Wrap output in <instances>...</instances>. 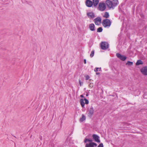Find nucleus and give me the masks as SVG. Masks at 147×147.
I'll return each mask as SVG.
<instances>
[{"instance_id": "obj_23", "label": "nucleus", "mask_w": 147, "mask_h": 147, "mask_svg": "<svg viewBox=\"0 0 147 147\" xmlns=\"http://www.w3.org/2000/svg\"><path fill=\"white\" fill-rule=\"evenodd\" d=\"M101 68H99L98 67L95 68L94 69V71L95 72H97L98 71H100Z\"/></svg>"}, {"instance_id": "obj_26", "label": "nucleus", "mask_w": 147, "mask_h": 147, "mask_svg": "<svg viewBox=\"0 0 147 147\" xmlns=\"http://www.w3.org/2000/svg\"><path fill=\"white\" fill-rule=\"evenodd\" d=\"M90 78V77L89 76L87 75L86 76V80H88Z\"/></svg>"}, {"instance_id": "obj_19", "label": "nucleus", "mask_w": 147, "mask_h": 147, "mask_svg": "<svg viewBox=\"0 0 147 147\" xmlns=\"http://www.w3.org/2000/svg\"><path fill=\"white\" fill-rule=\"evenodd\" d=\"M102 27H100L98 28L97 30V32H101L102 31Z\"/></svg>"}, {"instance_id": "obj_29", "label": "nucleus", "mask_w": 147, "mask_h": 147, "mask_svg": "<svg viewBox=\"0 0 147 147\" xmlns=\"http://www.w3.org/2000/svg\"><path fill=\"white\" fill-rule=\"evenodd\" d=\"M80 96L82 98H83L84 97V96L82 95H80Z\"/></svg>"}, {"instance_id": "obj_24", "label": "nucleus", "mask_w": 147, "mask_h": 147, "mask_svg": "<svg viewBox=\"0 0 147 147\" xmlns=\"http://www.w3.org/2000/svg\"><path fill=\"white\" fill-rule=\"evenodd\" d=\"M90 87L92 88L93 86V83H90L89 85Z\"/></svg>"}, {"instance_id": "obj_25", "label": "nucleus", "mask_w": 147, "mask_h": 147, "mask_svg": "<svg viewBox=\"0 0 147 147\" xmlns=\"http://www.w3.org/2000/svg\"><path fill=\"white\" fill-rule=\"evenodd\" d=\"M97 147H103V144L102 143L100 144Z\"/></svg>"}, {"instance_id": "obj_11", "label": "nucleus", "mask_w": 147, "mask_h": 147, "mask_svg": "<svg viewBox=\"0 0 147 147\" xmlns=\"http://www.w3.org/2000/svg\"><path fill=\"white\" fill-rule=\"evenodd\" d=\"M94 113V110L93 108L92 107L90 108L89 113H88V116L89 117H91L93 115Z\"/></svg>"}, {"instance_id": "obj_2", "label": "nucleus", "mask_w": 147, "mask_h": 147, "mask_svg": "<svg viewBox=\"0 0 147 147\" xmlns=\"http://www.w3.org/2000/svg\"><path fill=\"white\" fill-rule=\"evenodd\" d=\"M92 140H90L88 139L85 138L84 140L85 143L87 142H89L90 143L89 144L86 143L85 146L86 147H94V146L96 147L97 145L96 143L92 142Z\"/></svg>"}, {"instance_id": "obj_10", "label": "nucleus", "mask_w": 147, "mask_h": 147, "mask_svg": "<svg viewBox=\"0 0 147 147\" xmlns=\"http://www.w3.org/2000/svg\"><path fill=\"white\" fill-rule=\"evenodd\" d=\"M86 5L89 7H91L93 5L92 2L90 0H87L86 1Z\"/></svg>"}, {"instance_id": "obj_15", "label": "nucleus", "mask_w": 147, "mask_h": 147, "mask_svg": "<svg viewBox=\"0 0 147 147\" xmlns=\"http://www.w3.org/2000/svg\"><path fill=\"white\" fill-rule=\"evenodd\" d=\"M87 15L88 17L90 18H92L94 17V15L93 13H87Z\"/></svg>"}, {"instance_id": "obj_30", "label": "nucleus", "mask_w": 147, "mask_h": 147, "mask_svg": "<svg viewBox=\"0 0 147 147\" xmlns=\"http://www.w3.org/2000/svg\"><path fill=\"white\" fill-rule=\"evenodd\" d=\"M96 75H99L100 74V73H98V72H97L96 73Z\"/></svg>"}, {"instance_id": "obj_8", "label": "nucleus", "mask_w": 147, "mask_h": 147, "mask_svg": "<svg viewBox=\"0 0 147 147\" xmlns=\"http://www.w3.org/2000/svg\"><path fill=\"white\" fill-rule=\"evenodd\" d=\"M116 55L118 58L123 61H125L127 58L126 57L122 55L119 53H117Z\"/></svg>"}, {"instance_id": "obj_3", "label": "nucleus", "mask_w": 147, "mask_h": 147, "mask_svg": "<svg viewBox=\"0 0 147 147\" xmlns=\"http://www.w3.org/2000/svg\"><path fill=\"white\" fill-rule=\"evenodd\" d=\"M102 24L105 28L109 27L111 25V22L109 20L106 19L102 20Z\"/></svg>"}, {"instance_id": "obj_1", "label": "nucleus", "mask_w": 147, "mask_h": 147, "mask_svg": "<svg viewBox=\"0 0 147 147\" xmlns=\"http://www.w3.org/2000/svg\"><path fill=\"white\" fill-rule=\"evenodd\" d=\"M118 1L117 0H113L112 1L108 0L106 1V3L107 6L110 9H113L118 4Z\"/></svg>"}, {"instance_id": "obj_6", "label": "nucleus", "mask_w": 147, "mask_h": 147, "mask_svg": "<svg viewBox=\"0 0 147 147\" xmlns=\"http://www.w3.org/2000/svg\"><path fill=\"white\" fill-rule=\"evenodd\" d=\"M94 21L96 25H99L101 23V18L100 17H98L95 19Z\"/></svg>"}, {"instance_id": "obj_7", "label": "nucleus", "mask_w": 147, "mask_h": 147, "mask_svg": "<svg viewBox=\"0 0 147 147\" xmlns=\"http://www.w3.org/2000/svg\"><path fill=\"white\" fill-rule=\"evenodd\" d=\"M140 71L144 76H147V66L144 67L141 69Z\"/></svg>"}, {"instance_id": "obj_14", "label": "nucleus", "mask_w": 147, "mask_h": 147, "mask_svg": "<svg viewBox=\"0 0 147 147\" xmlns=\"http://www.w3.org/2000/svg\"><path fill=\"white\" fill-rule=\"evenodd\" d=\"M99 0H92L93 5L94 7H96L99 3Z\"/></svg>"}, {"instance_id": "obj_28", "label": "nucleus", "mask_w": 147, "mask_h": 147, "mask_svg": "<svg viewBox=\"0 0 147 147\" xmlns=\"http://www.w3.org/2000/svg\"><path fill=\"white\" fill-rule=\"evenodd\" d=\"M84 64L86 63V60L85 59L84 60Z\"/></svg>"}, {"instance_id": "obj_12", "label": "nucleus", "mask_w": 147, "mask_h": 147, "mask_svg": "<svg viewBox=\"0 0 147 147\" xmlns=\"http://www.w3.org/2000/svg\"><path fill=\"white\" fill-rule=\"evenodd\" d=\"M89 28L90 30L92 31L95 30V26L94 24H91L89 25Z\"/></svg>"}, {"instance_id": "obj_22", "label": "nucleus", "mask_w": 147, "mask_h": 147, "mask_svg": "<svg viewBox=\"0 0 147 147\" xmlns=\"http://www.w3.org/2000/svg\"><path fill=\"white\" fill-rule=\"evenodd\" d=\"M94 50H92V52H91V53L90 55V57H92L94 55Z\"/></svg>"}, {"instance_id": "obj_21", "label": "nucleus", "mask_w": 147, "mask_h": 147, "mask_svg": "<svg viewBox=\"0 0 147 147\" xmlns=\"http://www.w3.org/2000/svg\"><path fill=\"white\" fill-rule=\"evenodd\" d=\"M101 49L102 50H105L108 48V47H100Z\"/></svg>"}, {"instance_id": "obj_31", "label": "nucleus", "mask_w": 147, "mask_h": 147, "mask_svg": "<svg viewBox=\"0 0 147 147\" xmlns=\"http://www.w3.org/2000/svg\"><path fill=\"white\" fill-rule=\"evenodd\" d=\"M88 95L87 94H86V96H88Z\"/></svg>"}, {"instance_id": "obj_27", "label": "nucleus", "mask_w": 147, "mask_h": 147, "mask_svg": "<svg viewBox=\"0 0 147 147\" xmlns=\"http://www.w3.org/2000/svg\"><path fill=\"white\" fill-rule=\"evenodd\" d=\"M79 83H80V86H81V85H82V83H83L82 82H81L80 80H79Z\"/></svg>"}, {"instance_id": "obj_17", "label": "nucleus", "mask_w": 147, "mask_h": 147, "mask_svg": "<svg viewBox=\"0 0 147 147\" xmlns=\"http://www.w3.org/2000/svg\"><path fill=\"white\" fill-rule=\"evenodd\" d=\"M109 17V13L107 12L105 13L104 15L103 16V17L106 18H108Z\"/></svg>"}, {"instance_id": "obj_13", "label": "nucleus", "mask_w": 147, "mask_h": 147, "mask_svg": "<svg viewBox=\"0 0 147 147\" xmlns=\"http://www.w3.org/2000/svg\"><path fill=\"white\" fill-rule=\"evenodd\" d=\"M86 119V117L84 114H82V117L80 118L79 121L80 122H82L84 121Z\"/></svg>"}, {"instance_id": "obj_18", "label": "nucleus", "mask_w": 147, "mask_h": 147, "mask_svg": "<svg viewBox=\"0 0 147 147\" xmlns=\"http://www.w3.org/2000/svg\"><path fill=\"white\" fill-rule=\"evenodd\" d=\"M143 62L141 60H138L136 63V65H140L142 64Z\"/></svg>"}, {"instance_id": "obj_16", "label": "nucleus", "mask_w": 147, "mask_h": 147, "mask_svg": "<svg viewBox=\"0 0 147 147\" xmlns=\"http://www.w3.org/2000/svg\"><path fill=\"white\" fill-rule=\"evenodd\" d=\"M109 44L107 42H102L100 44V46H109Z\"/></svg>"}, {"instance_id": "obj_9", "label": "nucleus", "mask_w": 147, "mask_h": 147, "mask_svg": "<svg viewBox=\"0 0 147 147\" xmlns=\"http://www.w3.org/2000/svg\"><path fill=\"white\" fill-rule=\"evenodd\" d=\"M92 137L95 142L98 143L100 142V140L99 139V137L97 135L94 134L92 135Z\"/></svg>"}, {"instance_id": "obj_4", "label": "nucleus", "mask_w": 147, "mask_h": 147, "mask_svg": "<svg viewBox=\"0 0 147 147\" xmlns=\"http://www.w3.org/2000/svg\"><path fill=\"white\" fill-rule=\"evenodd\" d=\"M98 9L101 11H104L106 8V5L104 3L100 2L99 4Z\"/></svg>"}, {"instance_id": "obj_5", "label": "nucleus", "mask_w": 147, "mask_h": 147, "mask_svg": "<svg viewBox=\"0 0 147 147\" xmlns=\"http://www.w3.org/2000/svg\"><path fill=\"white\" fill-rule=\"evenodd\" d=\"M80 104L82 108H84V106L85 104H88L89 103V101L86 98H84V99H80Z\"/></svg>"}, {"instance_id": "obj_20", "label": "nucleus", "mask_w": 147, "mask_h": 147, "mask_svg": "<svg viewBox=\"0 0 147 147\" xmlns=\"http://www.w3.org/2000/svg\"><path fill=\"white\" fill-rule=\"evenodd\" d=\"M126 65H133V62L128 61L126 63Z\"/></svg>"}]
</instances>
